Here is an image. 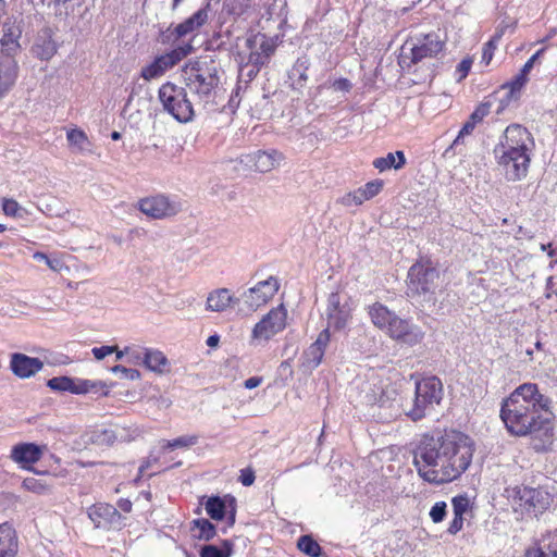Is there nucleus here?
Masks as SVG:
<instances>
[{
	"instance_id": "f257e3e1",
	"label": "nucleus",
	"mask_w": 557,
	"mask_h": 557,
	"mask_svg": "<svg viewBox=\"0 0 557 557\" xmlns=\"http://www.w3.org/2000/svg\"><path fill=\"white\" fill-rule=\"evenodd\" d=\"M473 453V442L468 435L448 431L437 436H423L414 451L413 463L424 481L441 485L459 479L471 465Z\"/></svg>"
},
{
	"instance_id": "f03ea898",
	"label": "nucleus",
	"mask_w": 557,
	"mask_h": 557,
	"mask_svg": "<svg viewBox=\"0 0 557 557\" xmlns=\"http://www.w3.org/2000/svg\"><path fill=\"white\" fill-rule=\"evenodd\" d=\"M550 405L536 384L523 383L503 400L500 419L510 434L533 435L549 429Z\"/></svg>"
},
{
	"instance_id": "7ed1b4c3",
	"label": "nucleus",
	"mask_w": 557,
	"mask_h": 557,
	"mask_svg": "<svg viewBox=\"0 0 557 557\" xmlns=\"http://www.w3.org/2000/svg\"><path fill=\"white\" fill-rule=\"evenodd\" d=\"M533 146V138L525 127L513 124L505 129L504 139L494 152L498 164L505 170L507 180L516 182L527 175Z\"/></svg>"
},
{
	"instance_id": "20e7f679",
	"label": "nucleus",
	"mask_w": 557,
	"mask_h": 557,
	"mask_svg": "<svg viewBox=\"0 0 557 557\" xmlns=\"http://www.w3.org/2000/svg\"><path fill=\"white\" fill-rule=\"evenodd\" d=\"M187 88L203 104L213 102L220 84L219 64L206 57L189 61L183 69Z\"/></svg>"
},
{
	"instance_id": "39448f33",
	"label": "nucleus",
	"mask_w": 557,
	"mask_h": 557,
	"mask_svg": "<svg viewBox=\"0 0 557 557\" xmlns=\"http://www.w3.org/2000/svg\"><path fill=\"white\" fill-rule=\"evenodd\" d=\"M440 288V272L429 259L418 260L409 268L407 296L410 299L421 305H434Z\"/></svg>"
},
{
	"instance_id": "423d86ee",
	"label": "nucleus",
	"mask_w": 557,
	"mask_h": 557,
	"mask_svg": "<svg viewBox=\"0 0 557 557\" xmlns=\"http://www.w3.org/2000/svg\"><path fill=\"white\" fill-rule=\"evenodd\" d=\"M363 403L372 408H377V412L372 414L377 417L379 420L387 422L396 419L404 412L406 404L400 403L399 395L396 388L391 384H385L382 381L368 384L367 388L362 391Z\"/></svg>"
},
{
	"instance_id": "0eeeda50",
	"label": "nucleus",
	"mask_w": 557,
	"mask_h": 557,
	"mask_svg": "<svg viewBox=\"0 0 557 557\" xmlns=\"http://www.w3.org/2000/svg\"><path fill=\"white\" fill-rule=\"evenodd\" d=\"M443 396V383L438 377H423L416 382L414 397L406 404L404 413L412 421L421 420L441 404Z\"/></svg>"
},
{
	"instance_id": "6e6552de",
	"label": "nucleus",
	"mask_w": 557,
	"mask_h": 557,
	"mask_svg": "<svg viewBox=\"0 0 557 557\" xmlns=\"http://www.w3.org/2000/svg\"><path fill=\"white\" fill-rule=\"evenodd\" d=\"M158 97L165 112L181 123H187L194 117V107L187 98L185 88L173 83H164L158 91Z\"/></svg>"
},
{
	"instance_id": "1a4fd4ad",
	"label": "nucleus",
	"mask_w": 557,
	"mask_h": 557,
	"mask_svg": "<svg viewBox=\"0 0 557 557\" xmlns=\"http://www.w3.org/2000/svg\"><path fill=\"white\" fill-rule=\"evenodd\" d=\"M408 45V42L406 44ZM444 48V41L436 34H428L418 38L409 48L403 47L399 63L401 66H410L425 59L435 58Z\"/></svg>"
},
{
	"instance_id": "9d476101",
	"label": "nucleus",
	"mask_w": 557,
	"mask_h": 557,
	"mask_svg": "<svg viewBox=\"0 0 557 557\" xmlns=\"http://www.w3.org/2000/svg\"><path fill=\"white\" fill-rule=\"evenodd\" d=\"M287 325V309L284 305L271 309L252 329L251 337L257 342H268Z\"/></svg>"
},
{
	"instance_id": "9b49d317",
	"label": "nucleus",
	"mask_w": 557,
	"mask_h": 557,
	"mask_svg": "<svg viewBox=\"0 0 557 557\" xmlns=\"http://www.w3.org/2000/svg\"><path fill=\"white\" fill-rule=\"evenodd\" d=\"M352 305L350 298L338 292L331 293L327 298L326 318L327 327L335 331L344 330L352 318Z\"/></svg>"
},
{
	"instance_id": "f8f14e48",
	"label": "nucleus",
	"mask_w": 557,
	"mask_h": 557,
	"mask_svg": "<svg viewBox=\"0 0 557 557\" xmlns=\"http://www.w3.org/2000/svg\"><path fill=\"white\" fill-rule=\"evenodd\" d=\"M193 50L190 44L175 48L170 52L157 57L151 63L143 66L140 76L145 81H151L162 76L168 70L175 66L186 58Z\"/></svg>"
},
{
	"instance_id": "ddd939ff",
	"label": "nucleus",
	"mask_w": 557,
	"mask_h": 557,
	"mask_svg": "<svg viewBox=\"0 0 557 557\" xmlns=\"http://www.w3.org/2000/svg\"><path fill=\"white\" fill-rule=\"evenodd\" d=\"M137 208L145 215L152 219H164L178 212V206L166 196L157 195L146 197L137 202Z\"/></svg>"
},
{
	"instance_id": "4468645a",
	"label": "nucleus",
	"mask_w": 557,
	"mask_h": 557,
	"mask_svg": "<svg viewBox=\"0 0 557 557\" xmlns=\"http://www.w3.org/2000/svg\"><path fill=\"white\" fill-rule=\"evenodd\" d=\"M388 324L385 332L391 338L401 344L414 346L424 337V332L419 326L412 325L407 320L400 319L397 315Z\"/></svg>"
},
{
	"instance_id": "2eb2a0df",
	"label": "nucleus",
	"mask_w": 557,
	"mask_h": 557,
	"mask_svg": "<svg viewBox=\"0 0 557 557\" xmlns=\"http://www.w3.org/2000/svg\"><path fill=\"white\" fill-rule=\"evenodd\" d=\"M278 283L274 277L259 282L255 287L246 290L242 298L249 310H257L265 305L277 292Z\"/></svg>"
},
{
	"instance_id": "dca6fc26",
	"label": "nucleus",
	"mask_w": 557,
	"mask_h": 557,
	"mask_svg": "<svg viewBox=\"0 0 557 557\" xmlns=\"http://www.w3.org/2000/svg\"><path fill=\"white\" fill-rule=\"evenodd\" d=\"M330 331L324 329L321 331L317 339L304 351L302 367L312 371L322 362L325 349L330 343Z\"/></svg>"
},
{
	"instance_id": "f3484780",
	"label": "nucleus",
	"mask_w": 557,
	"mask_h": 557,
	"mask_svg": "<svg viewBox=\"0 0 557 557\" xmlns=\"http://www.w3.org/2000/svg\"><path fill=\"white\" fill-rule=\"evenodd\" d=\"M44 368V362L39 358L15 352L11 355L10 369L20 379H28Z\"/></svg>"
},
{
	"instance_id": "a211bd4d",
	"label": "nucleus",
	"mask_w": 557,
	"mask_h": 557,
	"mask_svg": "<svg viewBox=\"0 0 557 557\" xmlns=\"http://www.w3.org/2000/svg\"><path fill=\"white\" fill-rule=\"evenodd\" d=\"M210 2L208 1L202 8L196 11L191 16L177 24L172 29V35L178 39L199 30L209 21Z\"/></svg>"
},
{
	"instance_id": "6ab92c4d",
	"label": "nucleus",
	"mask_w": 557,
	"mask_h": 557,
	"mask_svg": "<svg viewBox=\"0 0 557 557\" xmlns=\"http://www.w3.org/2000/svg\"><path fill=\"white\" fill-rule=\"evenodd\" d=\"M21 37V30L17 26L10 23L3 24V35L0 39L1 49L0 54H4L10 58H14L21 49L18 38Z\"/></svg>"
},
{
	"instance_id": "aec40b11",
	"label": "nucleus",
	"mask_w": 557,
	"mask_h": 557,
	"mask_svg": "<svg viewBox=\"0 0 557 557\" xmlns=\"http://www.w3.org/2000/svg\"><path fill=\"white\" fill-rule=\"evenodd\" d=\"M17 77V62L14 58L0 54V97L15 83Z\"/></svg>"
},
{
	"instance_id": "412c9836",
	"label": "nucleus",
	"mask_w": 557,
	"mask_h": 557,
	"mask_svg": "<svg viewBox=\"0 0 557 557\" xmlns=\"http://www.w3.org/2000/svg\"><path fill=\"white\" fill-rule=\"evenodd\" d=\"M18 539L14 528L9 523L0 524V557H16Z\"/></svg>"
},
{
	"instance_id": "4be33fe9",
	"label": "nucleus",
	"mask_w": 557,
	"mask_h": 557,
	"mask_svg": "<svg viewBox=\"0 0 557 557\" xmlns=\"http://www.w3.org/2000/svg\"><path fill=\"white\" fill-rule=\"evenodd\" d=\"M283 154L276 150L257 151L250 156L256 171L267 173L280 165Z\"/></svg>"
},
{
	"instance_id": "5701e85b",
	"label": "nucleus",
	"mask_w": 557,
	"mask_h": 557,
	"mask_svg": "<svg viewBox=\"0 0 557 557\" xmlns=\"http://www.w3.org/2000/svg\"><path fill=\"white\" fill-rule=\"evenodd\" d=\"M57 44L52 39V34L49 28L42 29L33 46V52L40 60H50L57 53Z\"/></svg>"
},
{
	"instance_id": "b1692460",
	"label": "nucleus",
	"mask_w": 557,
	"mask_h": 557,
	"mask_svg": "<svg viewBox=\"0 0 557 557\" xmlns=\"http://www.w3.org/2000/svg\"><path fill=\"white\" fill-rule=\"evenodd\" d=\"M237 301L227 288H218L208 294L206 309L212 312H223Z\"/></svg>"
},
{
	"instance_id": "393cba45",
	"label": "nucleus",
	"mask_w": 557,
	"mask_h": 557,
	"mask_svg": "<svg viewBox=\"0 0 557 557\" xmlns=\"http://www.w3.org/2000/svg\"><path fill=\"white\" fill-rule=\"evenodd\" d=\"M490 113V104L481 103L476 109L471 113L468 121L463 124L461 129L459 131L458 136L453 141L450 148H457L459 144L462 143L465 136L470 135L475 125L483 121V119Z\"/></svg>"
},
{
	"instance_id": "a878e982",
	"label": "nucleus",
	"mask_w": 557,
	"mask_h": 557,
	"mask_svg": "<svg viewBox=\"0 0 557 557\" xmlns=\"http://www.w3.org/2000/svg\"><path fill=\"white\" fill-rule=\"evenodd\" d=\"M42 455V449L36 444L25 443L13 447L11 458L17 463H35Z\"/></svg>"
},
{
	"instance_id": "bb28decb",
	"label": "nucleus",
	"mask_w": 557,
	"mask_h": 557,
	"mask_svg": "<svg viewBox=\"0 0 557 557\" xmlns=\"http://www.w3.org/2000/svg\"><path fill=\"white\" fill-rule=\"evenodd\" d=\"M527 557H557V532L545 535L537 548L527 552Z\"/></svg>"
},
{
	"instance_id": "cd10ccee",
	"label": "nucleus",
	"mask_w": 557,
	"mask_h": 557,
	"mask_svg": "<svg viewBox=\"0 0 557 557\" xmlns=\"http://www.w3.org/2000/svg\"><path fill=\"white\" fill-rule=\"evenodd\" d=\"M369 315L376 327L386 331L396 314L382 304L375 302L369 307Z\"/></svg>"
},
{
	"instance_id": "c85d7f7f",
	"label": "nucleus",
	"mask_w": 557,
	"mask_h": 557,
	"mask_svg": "<svg viewBox=\"0 0 557 557\" xmlns=\"http://www.w3.org/2000/svg\"><path fill=\"white\" fill-rule=\"evenodd\" d=\"M406 163V158L403 151L389 152L385 157L376 158L373 161V166L380 172L395 169H401Z\"/></svg>"
},
{
	"instance_id": "c756f323",
	"label": "nucleus",
	"mask_w": 557,
	"mask_h": 557,
	"mask_svg": "<svg viewBox=\"0 0 557 557\" xmlns=\"http://www.w3.org/2000/svg\"><path fill=\"white\" fill-rule=\"evenodd\" d=\"M106 384L100 381H90L83 379H74L73 380V394H87V393H100L103 395L108 394L106 389Z\"/></svg>"
},
{
	"instance_id": "7c9ffc66",
	"label": "nucleus",
	"mask_w": 557,
	"mask_h": 557,
	"mask_svg": "<svg viewBox=\"0 0 557 557\" xmlns=\"http://www.w3.org/2000/svg\"><path fill=\"white\" fill-rule=\"evenodd\" d=\"M144 364L151 371L163 372L168 366V359L159 350L144 349Z\"/></svg>"
},
{
	"instance_id": "2f4dec72",
	"label": "nucleus",
	"mask_w": 557,
	"mask_h": 557,
	"mask_svg": "<svg viewBox=\"0 0 557 557\" xmlns=\"http://www.w3.org/2000/svg\"><path fill=\"white\" fill-rule=\"evenodd\" d=\"M193 536L198 540L209 541L215 535V527L207 519H196L191 522Z\"/></svg>"
},
{
	"instance_id": "473e14b6",
	"label": "nucleus",
	"mask_w": 557,
	"mask_h": 557,
	"mask_svg": "<svg viewBox=\"0 0 557 557\" xmlns=\"http://www.w3.org/2000/svg\"><path fill=\"white\" fill-rule=\"evenodd\" d=\"M116 513V508L107 504L95 505L88 511V516L96 524V527H100L102 524V520H108L110 517L115 516Z\"/></svg>"
},
{
	"instance_id": "72a5a7b5",
	"label": "nucleus",
	"mask_w": 557,
	"mask_h": 557,
	"mask_svg": "<svg viewBox=\"0 0 557 557\" xmlns=\"http://www.w3.org/2000/svg\"><path fill=\"white\" fill-rule=\"evenodd\" d=\"M255 0H232L227 4L228 13L237 17L250 14L256 9Z\"/></svg>"
},
{
	"instance_id": "f704fd0d",
	"label": "nucleus",
	"mask_w": 557,
	"mask_h": 557,
	"mask_svg": "<svg viewBox=\"0 0 557 557\" xmlns=\"http://www.w3.org/2000/svg\"><path fill=\"white\" fill-rule=\"evenodd\" d=\"M205 507L211 519L222 520L224 518L225 503L219 496L209 497Z\"/></svg>"
},
{
	"instance_id": "c9c22d12",
	"label": "nucleus",
	"mask_w": 557,
	"mask_h": 557,
	"mask_svg": "<svg viewBox=\"0 0 557 557\" xmlns=\"http://www.w3.org/2000/svg\"><path fill=\"white\" fill-rule=\"evenodd\" d=\"M308 66L309 64L307 60L298 59L296 61L289 74V77L294 79V84L298 85L299 87L305 86L308 81Z\"/></svg>"
},
{
	"instance_id": "e433bc0d",
	"label": "nucleus",
	"mask_w": 557,
	"mask_h": 557,
	"mask_svg": "<svg viewBox=\"0 0 557 557\" xmlns=\"http://www.w3.org/2000/svg\"><path fill=\"white\" fill-rule=\"evenodd\" d=\"M66 138L71 146L75 147L78 151H88L89 150V140L87 135L77 128L71 129L67 132Z\"/></svg>"
},
{
	"instance_id": "4c0bfd02",
	"label": "nucleus",
	"mask_w": 557,
	"mask_h": 557,
	"mask_svg": "<svg viewBox=\"0 0 557 557\" xmlns=\"http://www.w3.org/2000/svg\"><path fill=\"white\" fill-rule=\"evenodd\" d=\"M297 547L310 557H319L321 554V546L310 535L300 536Z\"/></svg>"
},
{
	"instance_id": "58836bf2",
	"label": "nucleus",
	"mask_w": 557,
	"mask_h": 557,
	"mask_svg": "<svg viewBox=\"0 0 557 557\" xmlns=\"http://www.w3.org/2000/svg\"><path fill=\"white\" fill-rule=\"evenodd\" d=\"M352 85L347 78H338L333 82H326L319 87V91H332V92H342L346 95L350 91Z\"/></svg>"
},
{
	"instance_id": "ea45409f",
	"label": "nucleus",
	"mask_w": 557,
	"mask_h": 557,
	"mask_svg": "<svg viewBox=\"0 0 557 557\" xmlns=\"http://www.w3.org/2000/svg\"><path fill=\"white\" fill-rule=\"evenodd\" d=\"M232 554V544L228 541L223 542V547L214 545H205L200 550V557H230Z\"/></svg>"
},
{
	"instance_id": "a19ab883",
	"label": "nucleus",
	"mask_w": 557,
	"mask_h": 557,
	"mask_svg": "<svg viewBox=\"0 0 557 557\" xmlns=\"http://www.w3.org/2000/svg\"><path fill=\"white\" fill-rule=\"evenodd\" d=\"M2 211L8 216L24 218L28 214V211L21 207L18 202L11 198H3Z\"/></svg>"
},
{
	"instance_id": "79ce46f5",
	"label": "nucleus",
	"mask_w": 557,
	"mask_h": 557,
	"mask_svg": "<svg viewBox=\"0 0 557 557\" xmlns=\"http://www.w3.org/2000/svg\"><path fill=\"white\" fill-rule=\"evenodd\" d=\"M260 49L261 53L259 52H251L249 57V62L255 64H263L265 59H268L271 53L273 52L272 45L265 39L264 36L260 37Z\"/></svg>"
},
{
	"instance_id": "37998d69",
	"label": "nucleus",
	"mask_w": 557,
	"mask_h": 557,
	"mask_svg": "<svg viewBox=\"0 0 557 557\" xmlns=\"http://www.w3.org/2000/svg\"><path fill=\"white\" fill-rule=\"evenodd\" d=\"M33 258L37 261H44L49 269H51L54 272H62L63 270H67V267L64 264L62 259L55 258V257H49L48 255L37 251L33 255Z\"/></svg>"
},
{
	"instance_id": "c03bdc74",
	"label": "nucleus",
	"mask_w": 557,
	"mask_h": 557,
	"mask_svg": "<svg viewBox=\"0 0 557 557\" xmlns=\"http://www.w3.org/2000/svg\"><path fill=\"white\" fill-rule=\"evenodd\" d=\"M73 380L69 376H57L48 380L47 385L59 392H73Z\"/></svg>"
},
{
	"instance_id": "a18cd8bd",
	"label": "nucleus",
	"mask_w": 557,
	"mask_h": 557,
	"mask_svg": "<svg viewBox=\"0 0 557 557\" xmlns=\"http://www.w3.org/2000/svg\"><path fill=\"white\" fill-rule=\"evenodd\" d=\"M22 485L25 490L37 494H44L48 491L47 483L36 478L24 479Z\"/></svg>"
},
{
	"instance_id": "49530a36",
	"label": "nucleus",
	"mask_w": 557,
	"mask_h": 557,
	"mask_svg": "<svg viewBox=\"0 0 557 557\" xmlns=\"http://www.w3.org/2000/svg\"><path fill=\"white\" fill-rule=\"evenodd\" d=\"M454 516H463L469 507L470 500L466 495H458L451 499Z\"/></svg>"
},
{
	"instance_id": "de8ad7c7",
	"label": "nucleus",
	"mask_w": 557,
	"mask_h": 557,
	"mask_svg": "<svg viewBox=\"0 0 557 557\" xmlns=\"http://www.w3.org/2000/svg\"><path fill=\"white\" fill-rule=\"evenodd\" d=\"M502 37V34H495L485 45L482 52V61L488 64L493 58L494 51Z\"/></svg>"
},
{
	"instance_id": "09e8293b",
	"label": "nucleus",
	"mask_w": 557,
	"mask_h": 557,
	"mask_svg": "<svg viewBox=\"0 0 557 557\" xmlns=\"http://www.w3.org/2000/svg\"><path fill=\"white\" fill-rule=\"evenodd\" d=\"M363 194L360 188L352 193H348L341 198V203L345 207L359 206L366 201Z\"/></svg>"
},
{
	"instance_id": "8fccbe9b",
	"label": "nucleus",
	"mask_w": 557,
	"mask_h": 557,
	"mask_svg": "<svg viewBox=\"0 0 557 557\" xmlns=\"http://www.w3.org/2000/svg\"><path fill=\"white\" fill-rule=\"evenodd\" d=\"M382 187H383V182L380 180H375V181L367 183L360 189L364 196L363 198H366V200H369V199L373 198L374 196H376L380 193V190L382 189Z\"/></svg>"
},
{
	"instance_id": "3c124183",
	"label": "nucleus",
	"mask_w": 557,
	"mask_h": 557,
	"mask_svg": "<svg viewBox=\"0 0 557 557\" xmlns=\"http://www.w3.org/2000/svg\"><path fill=\"white\" fill-rule=\"evenodd\" d=\"M197 443V436H182L175 438L173 441H166L164 447L166 448H178V447H189Z\"/></svg>"
},
{
	"instance_id": "603ef678",
	"label": "nucleus",
	"mask_w": 557,
	"mask_h": 557,
	"mask_svg": "<svg viewBox=\"0 0 557 557\" xmlns=\"http://www.w3.org/2000/svg\"><path fill=\"white\" fill-rule=\"evenodd\" d=\"M447 505L445 502H437L430 510V517L434 523H440L446 516Z\"/></svg>"
},
{
	"instance_id": "864d4df0",
	"label": "nucleus",
	"mask_w": 557,
	"mask_h": 557,
	"mask_svg": "<svg viewBox=\"0 0 557 557\" xmlns=\"http://www.w3.org/2000/svg\"><path fill=\"white\" fill-rule=\"evenodd\" d=\"M116 442H129L132 441L136 435V430H131L125 426L116 425L113 428Z\"/></svg>"
},
{
	"instance_id": "5fc2aeb1",
	"label": "nucleus",
	"mask_w": 557,
	"mask_h": 557,
	"mask_svg": "<svg viewBox=\"0 0 557 557\" xmlns=\"http://www.w3.org/2000/svg\"><path fill=\"white\" fill-rule=\"evenodd\" d=\"M99 444L112 445L116 442L115 433L112 429H103L96 435Z\"/></svg>"
},
{
	"instance_id": "6e6d98bb",
	"label": "nucleus",
	"mask_w": 557,
	"mask_h": 557,
	"mask_svg": "<svg viewBox=\"0 0 557 557\" xmlns=\"http://www.w3.org/2000/svg\"><path fill=\"white\" fill-rule=\"evenodd\" d=\"M111 371L113 373H121L125 379L128 380H138L140 377V373L136 369L126 368L124 366H114Z\"/></svg>"
},
{
	"instance_id": "4d7b16f0",
	"label": "nucleus",
	"mask_w": 557,
	"mask_h": 557,
	"mask_svg": "<svg viewBox=\"0 0 557 557\" xmlns=\"http://www.w3.org/2000/svg\"><path fill=\"white\" fill-rule=\"evenodd\" d=\"M114 350H116V346H100L94 347L91 352L97 360H102L107 356L113 354Z\"/></svg>"
},
{
	"instance_id": "13d9d810",
	"label": "nucleus",
	"mask_w": 557,
	"mask_h": 557,
	"mask_svg": "<svg viewBox=\"0 0 557 557\" xmlns=\"http://www.w3.org/2000/svg\"><path fill=\"white\" fill-rule=\"evenodd\" d=\"M463 527V516H454V519L449 523L447 532L451 535L457 534Z\"/></svg>"
},
{
	"instance_id": "bf43d9fd",
	"label": "nucleus",
	"mask_w": 557,
	"mask_h": 557,
	"mask_svg": "<svg viewBox=\"0 0 557 557\" xmlns=\"http://www.w3.org/2000/svg\"><path fill=\"white\" fill-rule=\"evenodd\" d=\"M255 473L250 469L242 470L239 481L244 486H250L255 482Z\"/></svg>"
},
{
	"instance_id": "052dcab7",
	"label": "nucleus",
	"mask_w": 557,
	"mask_h": 557,
	"mask_svg": "<svg viewBox=\"0 0 557 557\" xmlns=\"http://www.w3.org/2000/svg\"><path fill=\"white\" fill-rule=\"evenodd\" d=\"M471 64L472 61L469 59H465L458 64L457 72L459 73V79H462L468 75Z\"/></svg>"
},
{
	"instance_id": "680f3d73",
	"label": "nucleus",
	"mask_w": 557,
	"mask_h": 557,
	"mask_svg": "<svg viewBox=\"0 0 557 557\" xmlns=\"http://www.w3.org/2000/svg\"><path fill=\"white\" fill-rule=\"evenodd\" d=\"M527 76H528V73H523L521 70L520 73L512 81L511 88L513 90L521 88L528 81Z\"/></svg>"
},
{
	"instance_id": "e2e57ef3",
	"label": "nucleus",
	"mask_w": 557,
	"mask_h": 557,
	"mask_svg": "<svg viewBox=\"0 0 557 557\" xmlns=\"http://www.w3.org/2000/svg\"><path fill=\"white\" fill-rule=\"evenodd\" d=\"M544 52V49H541L539 50L536 53H534L527 62L525 64L522 66V72L523 73H530V71L532 70L533 65H534V62L537 60V58Z\"/></svg>"
},
{
	"instance_id": "0e129e2a",
	"label": "nucleus",
	"mask_w": 557,
	"mask_h": 557,
	"mask_svg": "<svg viewBox=\"0 0 557 557\" xmlns=\"http://www.w3.org/2000/svg\"><path fill=\"white\" fill-rule=\"evenodd\" d=\"M529 494V498H528V502H530V505L533 507V508H536L537 505L535 502H539L540 498L543 496V493L541 491H536V490H531L528 492Z\"/></svg>"
},
{
	"instance_id": "69168bd1",
	"label": "nucleus",
	"mask_w": 557,
	"mask_h": 557,
	"mask_svg": "<svg viewBox=\"0 0 557 557\" xmlns=\"http://www.w3.org/2000/svg\"><path fill=\"white\" fill-rule=\"evenodd\" d=\"M261 383H262V377H260V376H251V377L247 379L244 382V386L247 389H252V388L258 387Z\"/></svg>"
},
{
	"instance_id": "338daca9",
	"label": "nucleus",
	"mask_w": 557,
	"mask_h": 557,
	"mask_svg": "<svg viewBox=\"0 0 557 557\" xmlns=\"http://www.w3.org/2000/svg\"><path fill=\"white\" fill-rule=\"evenodd\" d=\"M127 356L129 358V361H133L134 363H138L140 360L144 361V352L135 347H132V352L128 354Z\"/></svg>"
},
{
	"instance_id": "774afa93",
	"label": "nucleus",
	"mask_w": 557,
	"mask_h": 557,
	"mask_svg": "<svg viewBox=\"0 0 557 557\" xmlns=\"http://www.w3.org/2000/svg\"><path fill=\"white\" fill-rule=\"evenodd\" d=\"M113 352H115L116 360H121L124 356H127L128 354L132 352V346H126L124 347V349H119V347L116 346V350H114Z\"/></svg>"
}]
</instances>
